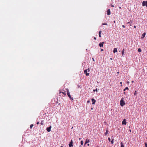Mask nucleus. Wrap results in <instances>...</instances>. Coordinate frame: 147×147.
Segmentation results:
<instances>
[{"instance_id": "nucleus-42", "label": "nucleus", "mask_w": 147, "mask_h": 147, "mask_svg": "<svg viewBox=\"0 0 147 147\" xmlns=\"http://www.w3.org/2000/svg\"><path fill=\"white\" fill-rule=\"evenodd\" d=\"M120 84H122V82H120Z\"/></svg>"}, {"instance_id": "nucleus-13", "label": "nucleus", "mask_w": 147, "mask_h": 147, "mask_svg": "<svg viewBox=\"0 0 147 147\" xmlns=\"http://www.w3.org/2000/svg\"><path fill=\"white\" fill-rule=\"evenodd\" d=\"M145 35H146V33H143L142 35V36L141 37V38H144V37L145 36Z\"/></svg>"}, {"instance_id": "nucleus-6", "label": "nucleus", "mask_w": 147, "mask_h": 147, "mask_svg": "<svg viewBox=\"0 0 147 147\" xmlns=\"http://www.w3.org/2000/svg\"><path fill=\"white\" fill-rule=\"evenodd\" d=\"M51 126H50L49 127L47 128L46 129L48 132H49L51 131Z\"/></svg>"}, {"instance_id": "nucleus-44", "label": "nucleus", "mask_w": 147, "mask_h": 147, "mask_svg": "<svg viewBox=\"0 0 147 147\" xmlns=\"http://www.w3.org/2000/svg\"><path fill=\"white\" fill-rule=\"evenodd\" d=\"M91 110L93 109V108H91Z\"/></svg>"}, {"instance_id": "nucleus-1", "label": "nucleus", "mask_w": 147, "mask_h": 147, "mask_svg": "<svg viewBox=\"0 0 147 147\" xmlns=\"http://www.w3.org/2000/svg\"><path fill=\"white\" fill-rule=\"evenodd\" d=\"M124 98H122L120 101V105L121 106L123 107L125 105V102L124 101Z\"/></svg>"}, {"instance_id": "nucleus-24", "label": "nucleus", "mask_w": 147, "mask_h": 147, "mask_svg": "<svg viewBox=\"0 0 147 147\" xmlns=\"http://www.w3.org/2000/svg\"><path fill=\"white\" fill-rule=\"evenodd\" d=\"M136 92H137L136 91H135V92H134V95H136V94H137Z\"/></svg>"}, {"instance_id": "nucleus-19", "label": "nucleus", "mask_w": 147, "mask_h": 147, "mask_svg": "<svg viewBox=\"0 0 147 147\" xmlns=\"http://www.w3.org/2000/svg\"><path fill=\"white\" fill-rule=\"evenodd\" d=\"M114 140V139H112V140L111 141V143L112 144H113V143L114 142L113 141Z\"/></svg>"}, {"instance_id": "nucleus-21", "label": "nucleus", "mask_w": 147, "mask_h": 147, "mask_svg": "<svg viewBox=\"0 0 147 147\" xmlns=\"http://www.w3.org/2000/svg\"><path fill=\"white\" fill-rule=\"evenodd\" d=\"M102 24L103 25H107V23H102Z\"/></svg>"}, {"instance_id": "nucleus-46", "label": "nucleus", "mask_w": 147, "mask_h": 147, "mask_svg": "<svg viewBox=\"0 0 147 147\" xmlns=\"http://www.w3.org/2000/svg\"><path fill=\"white\" fill-rule=\"evenodd\" d=\"M61 147H63V146H61Z\"/></svg>"}, {"instance_id": "nucleus-33", "label": "nucleus", "mask_w": 147, "mask_h": 147, "mask_svg": "<svg viewBox=\"0 0 147 147\" xmlns=\"http://www.w3.org/2000/svg\"><path fill=\"white\" fill-rule=\"evenodd\" d=\"M36 124H39V122H38L37 123H36Z\"/></svg>"}, {"instance_id": "nucleus-20", "label": "nucleus", "mask_w": 147, "mask_h": 147, "mask_svg": "<svg viewBox=\"0 0 147 147\" xmlns=\"http://www.w3.org/2000/svg\"><path fill=\"white\" fill-rule=\"evenodd\" d=\"M80 143H81V145H83V141L82 140V141H81Z\"/></svg>"}, {"instance_id": "nucleus-34", "label": "nucleus", "mask_w": 147, "mask_h": 147, "mask_svg": "<svg viewBox=\"0 0 147 147\" xmlns=\"http://www.w3.org/2000/svg\"><path fill=\"white\" fill-rule=\"evenodd\" d=\"M103 51V49H101V51Z\"/></svg>"}, {"instance_id": "nucleus-26", "label": "nucleus", "mask_w": 147, "mask_h": 147, "mask_svg": "<svg viewBox=\"0 0 147 147\" xmlns=\"http://www.w3.org/2000/svg\"><path fill=\"white\" fill-rule=\"evenodd\" d=\"M93 91H94V92L95 91H97V89H96V90H93Z\"/></svg>"}, {"instance_id": "nucleus-8", "label": "nucleus", "mask_w": 147, "mask_h": 147, "mask_svg": "<svg viewBox=\"0 0 147 147\" xmlns=\"http://www.w3.org/2000/svg\"><path fill=\"white\" fill-rule=\"evenodd\" d=\"M91 100L92 102V104L94 105L96 102V100L94 98H92Z\"/></svg>"}, {"instance_id": "nucleus-11", "label": "nucleus", "mask_w": 147, "mask_h": 147, "mask_svg": "<svg viewBox=\"0 0 147 147\" xmlns=\"http://www.w3.org/2000/svg\"><path fill=\"white\" fill-rule=\"evenodd\" d=\"M90 142V140L86 139V140L85 144H86L87 143H89Z\"/></svg>"}, {"instance_id": "nucleus-39", "label": "nucleus", "mask_w": 147, "mask_h": 147, "mask_svg": "<svg viewBox=\"0 0 147 147\" xmlns=\"http://www.w3.org/2000/svg\"><path fill=\"white\" fill-rule=\"evenodd\" d=\"M130 23V22H128L127 23L129 24Z\"/></svg>"}, {"instance_id": "nucleus-27", "label": "nucleus", "mask_w": 147, "mask_h": 147, "mask_svg": "<svg viewBox=\"0 0 147 147\" xmlns=\"http://www.w3.org/2000/svg\"><path fill=\"white\" fill-rule=\"evenodd\" d=\"M40 124L41 125H43V121H42L40 123Z\"/></svg>"}, {"instance_id": "nucleus-30", "label": "nucleus", "mask_w": 147, "mask_h": 147, "mask_svg": "<svg viewBox=\"0 0 147 147\" xmlns=\"http://www.w3.org/2000/svg\"><path fill=\"white\" fill-rule=\"evenodd\" d=\"M89 102H90V101H89V100H88V101H87V102L88 103H89Z\"/></svg>"}, {"instance_id": "nucleus-18", "label": "nucleus", "mask_w": 147, "mask_h": 147, "mask_svg": "<svg viewBox=\"0 0 147 147\" xmlns=\"http://www.w3.org/2000/svg\"><path fill=\"white\" fill-rule=\"evenodd\" d=\"M138 51L139 52H141L142 51L141 49L140 48H139L138 49Z\"/></svg>"}, {"instance_id": "nucleus-5", "label": "nucleus", "mask_w": 147, "mask_h": 147, "mask_svg": "<svg viewBox=\"0 0 147 147\" xmlns=\"http://www.w3.org/2000/svg\"><path fill=\"white\" fill-rule=\"evenodd\" d=\"M143 6H146L147 7V1H143L142 2Z\"/></svg>"}, {"instance_id": "nucleus-36", "label": "nucleus", "mask_w": 147, "mask_h": 147, "mask_svg": "<svg viewBox=\"0 0 147 147\" xmlns=\"http://www.w3.org/2000/svg\"><path fill=\"white\" fill-rule=\"evenodd\" d=\"M92 59H93V61H94V58H92Z\"/></svg>"}, {"instance_id": "nucleus-43", "label": "nucleus", "mask_w": 147, "mask_h": 147, "mask_svg": "<svg viewBox=\"0 0 147 147\" xmlns=\"http://www.w3.org/2000/svg\"><path fill=\"white\" fill-rule=\"evenodd\" d=\"M124 94H125V92H124Z\"/></svg>"}, {"instance_id": "nucleus-23", "label": "nucleus", "mask_w": 147, "mask_h": 147, "mask_svg": "<svg viewBox=\"0 0 147 147\" xmlns=\"http://www.w3.org/2000/svg\"><path fill=\"white\" fill-rule=\"evenodd\" d=\"M33 126V124L31 125H30V128H31Z\"/></svg>"}, {"instance_id": "nucleus-2", "label": "nucleus", "mask_w": 147, "mask_h": 147, "mask_svg": "<svg viewBox=\"0 0 147 147\" xmlns=\"http://www.w3.org/2000/svg\"><path fill=\"white\" fill-rule=\"evenodd\" d=\"M67 95L69 97V98L71 100H73L74 99L72 97H71V96L70 92H69V90L68 89H67Z\"/></svg>"}, {"instance_id": "nucleus-41", "label": "nucleus", "mask_w": 147, "mask_h": 147, "mask_svg": "<svg viewBox=\"0 0 147 147\" xmlns=\"http://www.w3.org/2000/svg\"><path fill=\"white\" fill-rule=\"evenodd\" d=\"M129 131H130V132H131V130L130 129V130H129Z\"/></svg>"}, {"instance_id": "nucleus-4", "label": "nucleus", "mask_w": 147, "mask_h": 147, "mask_svg": "<svg viewBox=\"0 0 147 147\" xmlns=\"http://www.w3.org/2000/svg\"><path fill=\"white\" fill-rule=\"evenodd\" d=\"M73 142L72 140H71L69 144V147H71L73 146Z\"/></svg>"}, {"instance_id": "nucleus-25", "label": "nucleus", "mask_w": 147, "mask_h": 147, "mask_svg": "<svg viewBox=\"0 0 147 147\" xmlns=\"http://www.w3.org/2000/svg\"><path fill=\"white\" fill-rule=\"evenodd\" d=\"M108 140L110 142H111V139L110 138H108Z\"/></svg>"}, {"instance_id": "nucleus-35", "label": "nucleus", "mask_w": 147, "mask_h": 147, "mask_svg": "<svg viewBox=\"0 0 147 147\" xmlns=\"http://www.w3.org/2000/svg\"><path fill=\"white\" fill-rule=\"evenodd\" d=\"M94 40H96V38L95 37H94Z\"/></svg>"}, {"instance_id": "nucleus-31", "label": "nucleus", "mask_w": 147, "mask_h": 147, "mask_svg": "<svg viewBox=\"0 0 147 147\" xmlns=\"http://www.w3.org/2000/svg\"><path fill=\"white\" fill-rule=\"evenodd\" d=\"M62 93L64 94H65L64 92H62Z\"/></svg>"}, {"instance_id": "nucleus-38", "label": "nucleus", "mask_w": 147, "mask_h": 147, "mask_svg": "<svg viewBox=\"0 0 147 147\" xmlns=\"http://www.w3.org/2000/svg\"><path fill=\"white\" fill-rule=\"evenodd\" d=\"M89 145V144H87V146H88Z\"/></svg>"}, {"instance_id": "nucleus-14", "label": "nucleus", "mask_w": 147, "mask_h": 147, "mask_svg": "<svg viewBox=\"0 0 147 147\" xmlns=\"http://www.w3.org/2000/svg\"><path fill=\"white\" fill-rule=\"evenodd\" d=\"M124 53V49H123L121 53L122 55H123Z\"/></svg>"}, {"instance_id": "nucleus-29", "label": "nucleus", "mask_w": 147, "mask_h": 147, "mask_svg": "<svg viewBox=\"0 0 147 147\" xmlns=\"http://www.w3.org/2000/svg\"><path fill=\"white\" fill-rule=\"evenodd\" d=\"M122 26V27H123V28H125V26H124V25H123Z\"/></svg>"}, {"instance_id": "nucleus-16", "label": "nucleus", "mask_w": 147, "mask_h": 147, "mask_svg": "<svg viewBox=\"0 0 147 147\" xmlns=\"http://www.w3.org/2000/svg\"><path fill=\"white\" fill-rule=\"evenodd\" d=\"M121 147H124L123 143L121 142Z\"/></svg>"}, {"instance_id": "nucleus-17", "label": "nucleus", "mask_w": 147, "mask_h": 147, "mask_svg": "<svg viewBox=\"0 0 147 147\" xmlns=\"http://www.w3.org/2000/svg\"><path fill=\"white\" fill-rule=\"evenodd\" d=\"M128 87H126L125 88V89H124V90H123V91H125V90H128Z\"/></svg>"}, {"instance_id": "nucleus-10", "label": "nucleus", "mask_w": 147, "mask_h": 147, "mask_svg": "<svg viewBox=\"0 0 147 147\" xmlns=\"http://www.w3.org/2000/svg\"><path fill=\"white\" fill-rule=\"evenodd\" d=\"M107 15H110V14H111V12H110V10L109 9H108L107 11Z\"/></svg>"}, {"instance_id": "nucleus-28", "label": "nucleus", "mask_w": 147, "mask_h": 147, "mask_svg": "<svg viewBox=\"0 0 147 147\" xmlns=\"http://www.w3.org/2000/svg\"><path fill=\"white\" fill-rule=\"evenodd\" d=\"M101 31H100L99 32V34H100V35H101Z\"/></svg>"}, {"instance_id": "nucleus-9", "label": "nucleus", "mask_w": 147, "mask_h": 147, "mask_svg": "<svg viewBox=\"0 0 147 147\" xmlns=\"http://www.w3.org/2000/svg\"><path fill=\"white\" fill-rule=\"evenodd\" d=\"M122 124L123 125H126V119H124L123 121H122Z\"/></svg>"}, {"instance_id": "nucleus-3", "label": "nucleus", "mask_w": 147, "mask_h": 147, "mask_svg": "<svg viewBox=\"0 0 147 147\" xmlns=\"http://www.w3.org/2000/svg\"><path fill=\"white\" fill-rule=\"evenodd\" d=\"M88 70V71H90V70L89 68L86 69L84 71V73L86 74V76H88L89 75V73H87Z\"/></svg>"}, {"instance_id": "nucleus-45", "label": "nucleus", "mask_w": 147, "mask_h": 147, "mask_svg": "<svg viewBox=\"0 0 147 147\" xmlns=\"http://www.w3.org/2000/svg\"><path fill=\"white\" fill-rule=\"evenodd\" d=\"M80 139H81V138H79V140H80Z\"/></svg>"}, {"instance_id": "nucleus-32", "label": "nucleus", "mask_w": 147, "mask_h": 147, "mask_svg": "<svg viewBox=\"0 0 147 147\" xmlns=\"http://www.w3.org/2000/svg\"><path fill=\"white\" fill-rule=\"evenodd\" d=\"M99 36L100 37H101V35L99 34Z\"/></svg>"}, {"instance_id": "nucleus-7", "label": "nucleus", "mask_w": 147, "mask_h": 147, "mask_svg": "<svg viewBox=\"0 0 147 147\" xmlns=\"http://www.w3.org/2000/svg\"><path fill=\"white\" fill-rule=\"evenodd\" d=\"M104 43V42H100L99 44V46L100 47H103V44Z\"/></svg>"}, {"instance_id": "nucleus-40", "label": "nucleus", "mask_w": 147, "mask_h": 147, "mask_svg": "<svg viewBox=\"0 0 147 147\" xmlns=\"http://www.w3.org/2000/svg\"><path fill=\"white\" fill-rule=\"evenodd\" d=\"M134 28H136V26H134Z\"/></svg>"}, {"instance_id": "nucleus-37", "label": "nucleus", "mask_w": 147, "mask_h": 147, "mask_svg": "<svg viewBox=\"0 0 147 147\" xmlns=\"http://www.w3.org/2000/svg\"><path fill=\"white\" fill-rule=\"evenodd\" d=\"M111 6V7H114V5H112Z\"/></svg>"}, {"instance_id": "nucleus-22", "label": "nucleus", "mask_w": 147, "mask_h": 147, "mask_svg": "<svg viewBox=\"0 0 147 147\" xmlns=\"http://www.w3.org/2000/svg\"><path fill=\"white\" fill-rule=\"evenodd\" d=\"M144 144L145 147H147V143L145 142Z\"/></svg>"}, {"instance_id": "nucleus-15", "label": "nucleus", "mask_w": 147, "mask_h": 147, "mask_svg": "<svg viewBox=\"0 0 147 147\" xmlns=\"http://www.w3.org/2000/svg\"><path fill=\"white\" fill-rule=\"evenodd\" d=\"M108 134V131L107 130L106 131V132L105 134V135H107Z\"/></svg>"}, {"instance_id": "nucleus-12", "label": "nucleus", "mask_w": 147, "mask_h": 147, "mask_svg": "<svg viewBox=\"0 0 147 147\" xmlns=\"http://www.w3.org/2000/svg\"><path fill=\"white\" fill-rule=\"evenodd\" d=\"M117 51V49L116 48H115L114 49L113 51V52L114 53H115Z\"/></svg>"}]
</instances>
